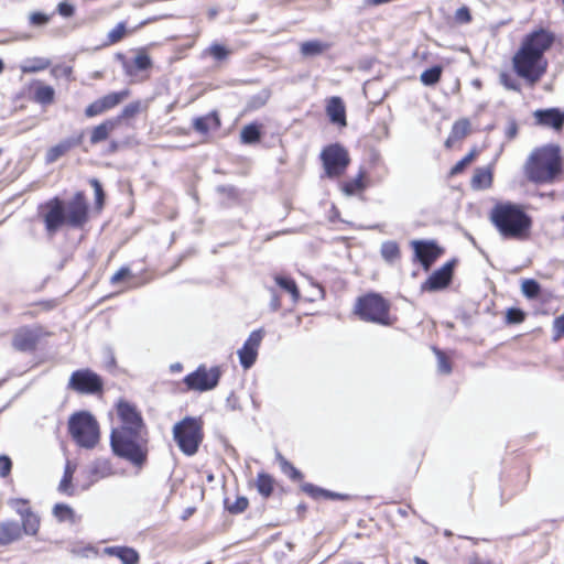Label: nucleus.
Instances as JSON below:
<instances>
[{"instance_id":"423d86ee","label":"nucleus","mask_w":564,"mask_h":564,"mask_svg":"<svg viewBox=\"0 0 564 564\" xmlns=\"http://www.w3.org/2000/svg\"><path fill=\"white\" fill-rule=\"evenodd\" d=\"M173 440L186 456H194L204 440L200 417L185 416L173 426Z\"/></svg>"},{"instance_id":"69168bd1","label":"nucleus","mask_w":564,"mask_h":564,"mask_svg":"<svg viewBox=\"0 0 564 564\" xmlns=\"http://www.w3.org/2000/svg\"><path fill=\"white\" fill-rule=\"evenodd\" d=\"M53 75L57 76L58 74L68 77L72 74V67L69 66H62V67H55L52 69Z\"/></svg>"},{"instance_id":"0e129e2a","label":"nucleus","mask_w":564,"mask_h":564,"mask_svg":"<svg viewBox=\"0 0 564 564\" xmlns=\"http://www.w3.org/2000/svg\"><path fill=\"white\" fill-rule=\"evenodd\" d=\"M90 184L91 186L94 187L95 189V194H96V198H97V203L98 204H101L102 200H104V191H102V187H101V184L99 183L98 180L94 178L90 181Z\"/></svg>"},{"instance_id":"20e7f679","label":"nucleus","mask_w":564,"mask_h":564,"mask_svg":"<svg viewBox=\"0 0 564 564\" xmlns=\"http://www.w3.org/2000/svg\"><path fill=\"white\" fill-rule=\"evenodd\" d=\"M110 446L113 454L135 467H142L148 458V440L142 431L112 429Z\"/></svg>"},{"instance_id":"7ed1b4c3","label":"nucleus","mask_w":564,"mask_h":564,"mask_svg":"<svg viewBox=\"0 0 564 564\" xmlns=\"http://www.w3.org/2000/svg\"><path fill=\"white\" fill-rule=\"evenodd\" d=\"M489 220L503 239L523 240L532 226L523 206L512 202L497 203L489 213Z\"/></svg>"},{"instance_id":"5fc2aeb1","label":"nucleus","mask_w":564,"mask_h":564,"mask_svg":"<svg viewBox=\"0 0 564 564\" xmlns=\"http://www.w3.org/2000/svg\"><path fill=\"white\" fill-rule=\"evenodd\" d=\"M564 336V314L556 317L553 322V340H558Z\"/></svg>"},{"instance_id":"a211bd4d","label":"nucleus","mask_w":564,"mask_h":564,"mask_svg":"<svg viewBox=\"0 0 564 564\" xmlns=\"http://www.w3.org/2000/svg\"><path fill=\"white\" fill-rule=\"evenodd\" d=\"M83 132L78 133L77 135H73L69 138H66L55 144L54 147L50 148L45 154V162L47 164H52L56 162L61 156L66 154L70 149L79 145L83 141Z\"/></svg>"},{"instance_id":"bb28decb","label":"nucleus","mask_w":564,"mask_h":564,"mask_svg":"<svg viewBox=\"0 0 564 564\" xmlns=\"http://www.w3.org/2000/svg\"><path fill=\"white\" fill-rule=\"evenodd\" d=\"M492 184V172L488 167H478L471 178L474 189H486Z\"/></svg>"},{"instance_id":"49530a36","label":"nucleus","mask_w":564,"mask_h":564,"mask_svg":"<svg viewBox=\"0 0 564 564\" xmlns=\"http://www.w3.org/2000/svg\"><path fill=\"white\" fill-rule=\"evenodd\" d=\"M126 34V23H118L109 33L108 41L110 44H115L123 39Z\"/></svg>"},{"instance_id":"4468645a","label":"nucleus","mask_w":564,"mask_h":564,"mask_svg":"<svg viewBox=\"0 0 564 564\" xmlns=\"http://www.w3.org/2000/svg\"><path fill=\"white\" fill-rule=\"evenodd\" d=\"M129 96V90L115 91L105 95L104 97L95 100L85 109V115L88 118L99 116L121 104Z\"/></svg>"},{"instance_id":"7c9ffc66","label":"nucleus","mask_w":564,"mask_h":564,"mask_svg":"<svg viewBox=\"0 0 564 564\" xmlns=\"http://www.w3.org/2000/svg\"><path fill=\"white\" fill-rule=\"evenodd\" d=\"M327 48H328V45L326 43L314 40V41L303 42L301 44L300 52L305 57H312V56L321 55Z\"/></svg>"},{"instance_id":"b1692460","label":"nucleus","mask_w":564,"mask_h":564,"mask_svg":"<svg viewBox=\"0 0 564 564\" xmlns=\"http://www.w3.org/2000/svg\"><path fill=\"white\" fill-rule=\"evenodd\" d=\"M119 126V119H107L94 127L90 134V143L98 144L108 139L110 133Z\"/></svg>"},{"instance_id":"f3484780","label":"nucleus","mask_w":564,"mask_h":564,"mask_svg":"<svg viewBox=\"0 0 564 564\" xmlns=\"http://www.w3.org/2000/svg\"><path fill=\"white\" fill-rule=\"evenodd\" d=\"M40 336L39 328L23 327L15 333L12 345L17 350L31 351L35 349Z\"/></svg>"},{"instance_id":"0eeeda50","label":"nucleus","mask_w":564,"mask_h":564,"mask_svg":"<svg viewBox=\"0 0 564 564\" xmlns=\"http://www.w3.org/2000/svg\"><path fill=\"white\" fill-rule=\"evenodd\" d=\"M68 432L74 442L82 448L93 449L100 438L99 424L87 411L74 413L68 420Z\"/></svg>"},{"instance_id":"4d7b16f0","label":"nucleus","mask_w":564,"mask_h":564,"mask_svg":"<svg viewBox=\"0 0 564 564\" xmlns=\"http://www.w3.org/2000/svg\"><path fill=\"white\" fill-rule=\"evenodd\" d=\"M29 20L32 25L43 26L48 23L50 17L42 12H32Z\"/></svg>"},{"instance_id":"79ce46f5","label":"nucleus","mask_w":564,"mask_h":564,"mask_svg":"<svg viewBox=\"0 0 564 564\" xmlns=\"http://www.w3.org/2000/svg\"><path fill=\"white\" fill-rule=\"evenodd\" d=\"M35 98L43 105L51 104L54 99V89L51 86H40L35 90Z\"/></svg>"},{"instance_id":"09e8293b","label":"nucleus","mask_w":564,"mask_h":564,"mask_svg":"<svg viewBox=\"0 0 564 564\" xmlns=\"http://www.w3.org/2000/svg\"><path fill=\"white\" fill-rule=\"evenodd\" d=\"M475 158V153L474 152H469L468 154H466L462 160H459L452 169H451V174L452 175H457L459 173H462L465 167L471 163V161L474 160Z\"/></svg>"},{"instance_id":"3c124183","label":"nucleus","mask_w":564,"mask_h":564,"mask_svg":"<svg viewBox=\"0 0 564 564\" xmlns=\"http://www.w3.org/2000/svg\"><path fill=\"white\" fill-rule=\"evenodd\" d=\"M434 351H435L436 357H437V368H438V371L442 372V373L448 375L452 371L451 364L446 359V357L443 354V351H441L440 349H436V348H434Z\"/></svg>"},{"instance_id":"412c9836","label":"nucleus","mask_w":564,"mask_h":564,"mask_svg":"<svg viewBox=\"0 0 564 564\" xmlns=\"http://www.w3.org/2000/svg\"><path fill=\"white\" fill-rule=\"evenodd\" d=\"M326 113L330 120V122L338 124L340 127H345L347 124L346 121V108L345 105L339 97H332L328 99L326 105Z\"/></svg>"},{"instance_id":"5701e85b","label":"nucleus","mask_w":564,"mask_h":564,"mask_svg":"<svg viewBox=\"0 0 564 564\" xmlns=\"http://www.w3.org/2000/svg\"><path fill=\"white\" fill-rule=\"evenodd\" d=\"M22 536V529L15 521H3L0 523V546L8 545Z\"/></svg>"},{"instance_id":"bf43d9fd","label":"nucleus","mask_w":564,"mask_h":564,"mask_svg":"<svg viewBox=\"0 0 564 564\" xmlns=\"http://www.w3.org/2000/svg\"><path fill=\"white\" fill-rule=\"evenodd\" d=\"M12 468V462L9 456L1 455L0 456V477H7Z\"/></svg>"},{"instance_id":"e2e57ef3","label":"nucleus","mask_w":564,"mask_h":564,"mask_svg":"<svg viewBox=\"0 0 564 564\" xmlns=\"http://www.w3.org/2000/svg\"><path fill=\"white\" fill-rule=\"evenodd\" d=\"M131 275V271L129 268L127 267H123L121 268L120 270H118L110 279V282L112 284H117L119 283L120 281H122L123 279L128 278Z\"/></svg>"},{"instance_id":"6e6d98bb","label":"nucleus","mask_w":564,"mask_h":564,"mask_svg":"<svg viewBox=\"0 0 564 564\" xmlns=\"http://www.w3.org/2000/svg\"><path fill=\"white\" fill-rule=\"evenodd\" d=\"M56 11L63 18H70L75 13V7L67 1H62L57 4Z\"/></svg>"},{"instance_id":"c03bdc74","label":"nucleus","mask_w":564,"mask_h":564,"mask_svg":"<svg viewBox=\"0 0 564 564\" xmlns=\"http://www.w3.org/2000/svg\"><path fill=\"white\" fill-rule=\"evenodd\" d=\"M226 508L230 513H241L243 512L249 505V501L246 497H238L234 503H228V501H225Z\"/></svg>"},{"instance_id":"338daca9","label":"nucleus","mask_w":564,"mask_h":564,"mask_svg":"<svg viewBox=\"0 0 564 564\" xmlns=\"http://www.w3.org/2000/svg\"><path fill=\"white\" fill-rule=\"evenodd\" d=\"M324 498L325 499H332V500H344V499L347 498V496L343 495V494H338V492H334V491H329V490L325 489Z\"/></svg>"},{"instance_id":"6ab92c4d","label":"nucleus","mask_w":564,"mask_h":564,"mask_svg":"<svg viewBox=\"0 0 564 564\" xmlns=\"http://www.w3.org/2000/svg\"><path fill=\"white\" fill-rule=\"evenodd\" d=\"M538 123L561 130L564 126V112L557 108L539 109L534 112Z\"/></svg>"},{"instance_id":"4c0bfd02","label":"nucleus","mask_w":564,"mask_h":564,"mask_svg":"<svg viewBox=\"0 0 564 564\" xmlns=\"http://www.w3.org/2000/svg\"><path fill=\"white\" fill-rule=\"evenodd\" d=\"M276 457L280 462L282 471L286 474L292 480H301L303 478L302 473L296 469L289 460H286L281 454H278Z\"/></svg>"},{"instance_id":"ea45409f","label":"nucleus","mask_w":564,"mask_h":564,"mask_svg":"<svg viewBox=\"0 0 564 564\" xmlns=\"http://www.w3.org/2000/svg\"><path fill=\"white\" fill-rule=\"evenodd\" d=\"M204 54L213 56L216 61H224L229 56L230 51L221 44L213 43L204 51Z\"/></svg>"},{"instance_id":"a878e982","label":"nucleus","mask_w":564,"mask_h":564,"mask_svg":"<svg viewBox=\"0 0 564 564\" xmlns=\"http://www.w3.org/2000/svg\"><path fill=\"white\" fill-rule=\"evenodd\" d=\"M77 469V465L70 460H67L64 468V475L58 485V491L66 496H73L75 489L73 486V477Z\"/></svg>"},{"instance_id":"680f3d73","label":"nucleus","mask_w":564,"mask_h":564,"mask_svg":"<svg viewBox=\"0 0 564 564\" xmlns=\"http://www.w3.org/2000/svg\"><path fill=\"white\" fill-rule=\"evenodd\" d=\"M268 291H269V293L271 295V300H270L269 306H270L272 312H276L281 307L280 296H279V294H278V292H276V290L274 288H268Z\"/></svg>"},{"instance_id":"9b49d317","label":"nucleus","mask_w":564,"mask_h":564,"mask_svg":"<svg viewBox=\"0 0 564 564\" xmlns=\"http://www.w3.org/2000/svg\"><path fill=\"white\" fill-rule=\"evenodd\" d=\"M104 382L100 376L90 369H80L72 373L68 389L80 394H95L102 391Z\"/></svg>"},{"instance_id":"603ef678","label":"nucleus","mask_w":564,"mask_h":564,"mask_svg":"<svg viewBox=\"0 0 564 564\" xmlns=\"http://www.w3.org/2000/svg\"><path fill=\"white\" fill-rule=\"evenodd\" d=\"M500 83L509 90L520 91V84L518 80L507 73L500 74Z\"/></svg>"},{"instance_id":"f704fd0d","label":"nucleus","mask_w":564,"mask_h":564,"mask_svg":"<svg viewBox=\"0 0 564 564\" xmlns=\"http://www.w3.org/2000/svg\"><path fill=\"white\" fill-rule=\"evenodd\" d=\"M442 72H443L442 67L440 65H435L431 68L425 69L421 74L420 79L423 85L433 86L440 82Z\"/></svg>"},{"instance_id":"052dcab7","label":"nucleus","mask_w":564,"mask_h":564,"mask_svg":"<svg viewBox=\"0 0 564 564\" xmlns=\"http://www.w3.org/2000/svg\"><path fill=\"white\" fill-rule=\"evenodd\" d=\"M73 553L82 557H90L96 556L98 554V551L93 545H86L84 547L74 549Z\"/></svg>"},{"instance_id":"2eb2a0df","label":"nucleus","mask_w":564,"mask_h":564,"mask_svg":"<svg viewBox=\"0 0 564 564\" xmlns=\"http://www.w3.org/2000/svg\"><path fill=\"white\" fill-rule=\"evenodd\" d=\"M415 259L424 270H430L432 264L442 254V249L434 241L414 240L411 242Z\"/></svg>"},{"instance_id":"e433bc0d","label":"nucleus","mask_w":564,"mask_h":564,"mask_svg":"<svg viewBox=\"0 0 564 564\" xmlns=\"http://www.w3.org/2000/svg\"><path fill=\"white\" fill-rule=\"evenodd\" d=\"M257 489L259 494L268 498L273 491V479L270 475L260 473L257 477Z\"/></svg>"},{"instance_id":"de8ad7c7","label":"nucleus","mask_w":564,"mask_h":564,"mask_svg":"<svg viewBox=\"0 0 564 564\" xmlns=\"http://www.w3.org/2000/svg\"><path fill=\"white\" fill-rule=\"evenodd\" d=\"M28 500L24 499H11L9 500V506L22 518L26 513L31 511V508L28 507Z\"/></svg>"},{"instance_id":"dca6fc26","label":"nucleus","mask_w":564,"mask_h":564,"mask_svg":"<svg viewBox=\"0 0 564 564\" xmlns=\"http://www.w3.org/2000/svg\"><path fill=\"white\" fill-rule=\"evenodd\" d=\"M455 261H448L435 270L421 285L422 291L435 292L445 289L452 281Z\"/></svg>"},{"instance_id":"774afa93","label":"nucleus","mask_w":564,"mask_h":564,"mask_svg":"<svg viewBox=\"0 0 564 564\" xmlns=\"http://www.w3.org/2000/svg\"><path fill=\"white\" fill-rule=\"evenodd\" d=\"M268 96H256L252 98V106L253 107H261L267 102Z\"/></svg>"},{"instance_id":"6e6552de","label":"nucleus","mask_w":564,"mask_h":564,"mask_svg":"<svg viewBox=\"0 0 564 564\" xmlns=\"http://www.w3.org/2000/svg\"><path fill=\"white\" fill-rule=\"evenodd\" d=\"M354 312L364 322L383 326L392 325L390 304L380 294L368 293L360 296L356 302Z\"/></svg>"},{"instance_id":"ddd939ff","label":"nucleus","mask_w":564,"mask_h":564,"mask_svg":"<svg viewBox=\"0 0 564 564\" xmlns=\"http://www.w3.org/2000/svg\"><path fill=\"white\" fill-rule=\"evenodd\" d=\"M263 336L262 329L253 330L238 350L239 361L243 369H250L254 365Z\"/></svg>"},{"instance_id":"4be33fe9","label":"nucleus","mask_w":564,"mask_h":564,"mask_svg":"<svg viewBox=\"0 0 564 564\" xmlns=\"http://www.w3.org/2000/svg\"><path fill=\"white\" fill-rule=\"evenodd\" d=\"M102 552L106 555L119 558L122 564H138L140 561L139 553L129 546H107Z\"/></svg>"},{"instance_id":"9d476101","label":"nucleus","mask_w":564,"mask_h":564,"mask_svg":"<svg viewBox=\"0 0 564 564\" xmlns=\"http://www.w3.org/2000/svg\"><path fill=\"white\" fill-rule=\"evenodd\" d=\"M220 376L221 373L218 367L207 369L205 366H199L195 371L184 378V383L188 390L200 392L209 391L218 386Z\"/></svg>"},{"instance_id":"c756f323","label":"nucleus","mask_w":564,"mask_h":564,"mask_svg":"<svg viewBox=\"0 0 564 564\" xmlns=\"http://www.w3.org/2000/svg\"><path fill=\"white\" fill-rule=\"evenodd\" d=\"M22 524L20 525L22 529V534L26 535H35L40 529V517L35 514L32 510L21 518Z\"/></svg>"},{"instance_id":"f257e3e1","label":"nucleus","mask_w":564,"mask_h":564,"mask_svg":"<svg viewBox=\"0 0 564 564\" xmlns=\"http://www.w3.org/2000/svg\"><path fill=\"white\" fill-rule=\"evenodd\" d=\"M555 35L549 30L539 29L527 34L512 57L516 74L529 86H534L547 69L544 54L553 45Z\"/></svg>"},{"instance_id":"f03ea898","label":"nucleus","mask_w":564,"mask_h":564,"mask_svg":"<svg viewBox=\"0 0 564 564\" xmlns=\"http://www.w3.org/2000/svg\"><path fill=\"white\" fill-rule=\"evenodd\" d=\"M89 205L83 192H77L69 200L53 197L40 206L47 235H55L62 227L83 228L88 221Z\"/></svg>"},{"instance_id":"72a5a7b5","label":"nucleus","mask_w":564,"mask_h":564,"mask_svg":"<svg viewBox=\"0 0 564 564\" xmlns=\"http://www.w3.org/2000/svg\"><path fill=\"white\" fill-rule=\"evenodd\" d=\"M51 65L50 59L44 57H35L32 59H28L24 65H22L21 69L25 74L37 73L40 70L46 69Z\"/></svg>"},{"instance_id":"cd10ccee","label":"nucleus","mask_w":564,"mask_h":564,"mask_svg":"<svg viewBox=\"0 0 564 564\" xmlns=\"http://www.w3.org/2000/svg\"><path fill=\"white\" fill-rule=\"evenodd\" d=\"M241 142L245 144H253L261 139V126L257 122L245 126L240 132Z\"/></svg>"},{"instance_id":"473e14b6","label":"nucleus","mask_w":564,"mask_h":564,"mask_svg":"<svg viewBox=\"0 0 564 564\" xmlns=\"http://www.w3.org/2000/svg\"><path fill=\"white\" fill-rule=\"evenodd\" d=\"M53 516L59 522L68 521L70 523L75 522V512L74 510L66 503H56L53 507Z\"/></svg>"},{"instance_id":"a19ab883","label":"nucleus","mask_w":564,"mask_h":564,"mask_svg":"<svg viewBox=\"0 0 564 564\" xmlns=\"http://www.w3.org/2000/svg\"><path fill=\"white\" fill-rule=\"evenodd\" d=\"M521 290L528 299H535L541 291V286L535 280L527 279L522 282Z\"/></svg>"},{"instance_id":"aec40b11","label":"nucleus","mask_w":564,"mask_h":564,"mask_svg":"<svg viewBox=\"0 0 564 564\" xmlns=\"http://www.w3.org/2000/svg\"><path fill=\"white\" fill-rule=\"evenodd\" d=\"M89 485L113 475V468L109 459L96 458L87 468Z\"/></svg>"},{"instance_id":"393cba45","label":"nucleus","mask_w":564,"mask_h":564,"mask_svg":"<svg viewBox=\"0 0 564 564\" xmlns=\"http://www.w3.org/2000/svg\"><path fill=\"white\" fill-rule=\"evenodd\" d=\"M194 129L202 133L207 134L210 130H217L220 127V119L216 111L206 116L197 117L193 121Z\"/></svg>"},{"instance_id":"c9c22d12","label":"nucleus","mask_w":564,"mask_h":564,"mask_svg":"<svg viewBox=\"0 0 564 564\" xmlns=\"http://www.w3.org/2000/svg\"><path fill=\"white\" fill-rule=\"evenodd\" d=\"M382 258L392 263L400 257V249L395 241H384L380 249Z\"/></svg>"},{"instance_id":"8fccbe9b","label":"nucleus","mask_w":564,"mask_h":564,"mask_svg":"<svg viewBox=\"0 0 564 564\" xmlns=\"http://www.w3.org/2000/svg\"><path fill=\"white\" fill-rule=\"evenodd\" d=\"M525 314L517 307H511L507 311L506 319L509 324H519L524 321Z\"/></svg>"},{"instance_id":"39448f33","label":"nucleus","mask_w":564,"mask_h":564,"mask_svg":"<svg viewBox=\"0 0 564 564\" xmlns=\"http://www.w3.org/2000/svg\"><path fill=\"white\" fill-rule=\"evenodd\" d=\"M527 176L534 183H550L561 172L560 149L547 145L534 151L525 166Z\"/></svg>"},{"instance_id":"1a4fd4ad","label":"nucleus","mask_w":564,"mask_h":564,"mask_svg":"<svg viewBox=\"0 0 564 564\" xmlns=\"http://www.w3.org/2000/svg\"><path fill=\"white\" fill-rule=\"evenodd\" d=\"M319 156L325 175L329 178L341 176L350 163L348 151L339 143L326 145Z\"/></svg>"},{"instance_id":"37998d69","label":"nucleus","mask_w":564,"mask_h":564,"mask_svg":"<svg viewBox=\"0 0 564 564\" xmlns=\"http://www.w3.org/2000/svg\"><path fill=\"white\" fill-rule=\"evenodd\" d=\"M133 65L138 70H147L152 66V61L147 53L141 51L133 58Z\"/></svg>"},{"instance_id":"58836bf2","label":"nucleus","mask_w":564,"mask_h":564,"mask_svg":"<svg viewBox=\"0 0 564 564\" xmlns=\"http://www.w3.org/2000/svg\"><path fill=\"white\" fill-rule=\"evenodd\" d=\"M470 129V123L467 119H462L456 121L452 127V138L456 139L457 141L465 138Z\"/></svg>"},{"instance_id":"c85d7f7f","label":"nucleus","mask_w":564,"mask_h":564,"mask_svg":"<svg viewBox=\"0 0 564 564\" xmlns=\"http://www.w3.org/2000/svg\"><path fill=\"white\" fill-rule=\"evenodd\" d=\"M274 281L282 290H284L291 295L294 303H296L300 300V291L297 289L295 281L292 278L275 274Z\"/></svg>"},{"instance_id":"2f4dec72","label":"nucleus","mask_w":564,"mask_h":564,"mask_svg":"<svg viewBox=\"0 0 564 564\" xmlns=\"http://www.w3.org/2000/svg\"><path fill=\"white\" fill-rule=\"evenodd\" d=\"M364 177H365V172L360 171L359 174L354 180H350V181L344 183L343 192L348 196H351L359 192H362L366 188Z\"/></svg>"},{"instance_id":"a18cd8bd","label":"nucleus","mask_w":564,"mask_h":564,"mask_svg":"<svg viewBox=\"0 0 564 564\" xmlns=\"http://www.w3.org/2000/svg\"><path fill=\"white\" fill-rule=\"evenodd\" d=\"M140 110V102L134 101L123 107L120 115L116 117L115 119H119V123L123 119L132 118L134 117Z\"/></svg>"},{"instance_id":"864d4df0","label":"nucleus","mask_w":564,"mask_h":564,"mask_svg":"<svg viewBox=\"0 0 564 564\" xmlns=\"http://www.w3.org/2000/svg\"><path fill=\"white\" fill-rule=\"evenodd\" d=\"M302 490L314 499L324 498L325 489L317 487L313 484L305 482L302 485Z\"/></svg>"},{"instance_id":"f8f14e48","label":"nucleus","mask_w":564,"mask_h":564,"mask_svg":"<svg viewBox=\"0 0 564 564\" xmlns=\"http://www.w3.org/2000/svg\"><path fill=\"white\" fill-rule=\"evenodd\" d=\"M117 414L121 422V425L117 427L118 430L145 432L142 415L132 403L120 400L117 403Z\"/></svg>"},{"instance_id":"13d9d810","label":"nucleus","mask_w":564,"mask_h":564,"mask_svg":"<svg viewBox=\"0 0 564 564\" xmlns=\"http://www.w3.org/2000/svg\"><path fill=\"white\" fill-rule=\"evenodd\" d=\"M455 20L458 23H469L471 21V14L467 7H460L455 12Z\"/></svg>"}]
</instances>
